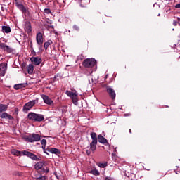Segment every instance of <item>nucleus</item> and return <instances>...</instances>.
I'll return each mask as SVG.
<instances>
[{
	"mask_svg": "<svg viewBox=\"0 0 180 180\" xmlns=\"http://www.w3.org/2000/svg\"><path fill=\"white\" fill-rule=\"evenodd\" d=\"M91 138L92 139V141L90 143L89 145V150H86V153L87 155H91V152L94 154L95 151H96V146H98V136L96 135V133L91 132L90 134Z\"/></svg>",
	"mask_w": 180,
	"mask_h": 180,
	"instance_id": "1",
	"label": "nucleus"
},
{
	"mask_svg": "<svg viewBox=\"0 0 180 180\" xmlns=\"http://www.w3.org/2000/svg\"><path fill=\"white\" fill-rule=\"evenodd\" d=\"M43 165H44V163L43 162H38L34 165V168L35 169H37V171L41 169V171L39 172V174L37 176V180H46V169H42Z\"/></svg>",
	"mask_w": 180,
	"mask_h": 180,
	"instance_id": "2",
	"label": "nucleus"
},
{
	"mask_svg": "<svg viewBox=\"0 0 180 180\" xmlns=\"http://www.w3.org/2000/svg\"><path fill=\"white\" fill-rule=\"evenodd\" d=\"M8 110V105L0 104V117L1 119H8V120H13V117L6 112Z\"/></svg>",
	"mask_w": 180,
	"mask_h": 180,
	"instance_id": "3",
	"label": "nucleus"
},
{
	"mask_svg": "<svg viewBox=\"0 0 180 180\" xmlns=\"http://www.w3.org/2000/svg\"><path fill=\"white\" fill-rule=\"evenodd\" d=\"M27 117L29 120H32V122H43L44 120V115L34 112H30Z\"/></svg>",
	"mask_w": 180,
	"mask_h": 180,
	"instance_id": "4",
	"label": "nucleus"
},
{
	"mask_svg": "<svg viewBox=\"0 0 180 180\" xmlns=\"http://www.w3.org/2000/svg\"><path fill=\"white\" fill-rule=\"evenodd\" d=\"M25 141H28L29 143H34V141H40V135L37 134H31L30 135H26L24 137Z\"/></svg>",
	"mask_w": 180,
	"mask_h": 180,
	"instance_id": "5",
	"label": "nucleus"
},
{
	"mask_svg": "<svg viewBox=\"0 0 180 180\" xmlns=\"http://www.w3.org/2000/svg\"><path fill=\"white\" fill-rule=\"evenodd\" d=\"M82 65L85 68H92L96 65V60L94 58H86L83 61Z\"/></svg>",
	"mask_w": 180,
	"mask_h": 180,
	"instance_id": "6",
	"label": "nucleus"
},
{
	"mask_svg": "<svg viewBox=\"0 0 180 180\" xmlns=\"http://www.w3.org/2000/svg\"><path fill=\"white\" fill-rule=\"evenodd\" d=\"M36 102H37V101L32 100L29 101L28 103H26L22 108L23 112L27 113V112H29V110H30V109H32V108H33V106L36 105Z\"/></svg>",
	"mask_w": 180,
	"mask_h": 180,
	"instance_id": "7",
	"label": "nucleus"
},
{
	"mask_svg": "<svg viewBox=\"0 0 180 180\" xmlns=\"http://www.w3.org/2000/svg\"><path fill=\"white\" fill-rule=\"evenodd\" d=\"M104 86H105L106 92L108 94L110 98H111L112 101H115V99H116V92L115 91V89L107 84H105Z\"/></svg>",
	"mask_w": 180,
	"mask_h": 180,
	"instance_id": "8",
	"label": "nucleus"
},
{
	"mask_svg": "<svg viewBox=\"0 0 180 180\" xmlns=\"http://www.w3.org/2000/svg\"><path fill=\"white\" fill-rule=\"evenodd\" d=\"M22 155H26L27 157L31 158V160H34V161H40V158H37V155L27 150L22 151Z\"/></svg>",
	"mask_w": 180,
	"mask_h": 180,
	"instance_id": "9",
	"label": "nucleus"
},
{
	"mask_svg": "<svg viewBox=\"0 0 180 180\" xmlns=\"http://www.w3.org/2000/svg\"><path fill=\"white\" fill-rule=\"evenodd\" d=\"M6 70H8V64L6 63H2L0 64V77H5L6 74Z\"/></svg>",
	"mask_w": 180,
	"mask_h": 180,
	"instance_id": "10",
	"label": "nucleus"
},
{
	"mask_svg": "<svg viewBox=\"0 0 180 180\" xmlns=\"http://www.w3.org/2000/svg\"><path fill=\"white\" fill-rule=\"evenodd\" d=\"M46 151L51 153V154H56V155H60V154H61V150L56 148H51L50 146L46 148Z\"/></svg>",
	"mask_w": 180,
	"mask_h": 180,
	"instance_id": "11",
	"label": "nucleus"
},
{
	"mask_svg": "<svg viewBox=\"0 0 180 180\" xmlns=\"http://www.w3.org/2000/svg\"><path fill=\"white\" fill-rule=\"evenodd\" d=\"M97 141H98V143H101V144H104L105 146H109V143H108V139H106L105 137H103V136L101 134L98 136Z\"/></svg>",
	"mask_w": 180,
	"mask_h": 180,
	"instance_id": "12",
	"label": "nucleus"
},
{
	"mask_svg": "<svg viewBox=\"0 0 180 180\" xmlns=\"http://www.w3.org/2000/svg\"><path fill=\"white\" fill-rule=\"evenodd\" d=\"M24 29L28 34L29 33H32V25L30 24V22L29 21L25 22Z\"/></svg>",
	"mask_w": 180,
	"mask_h": 180,
	"instance_id": "13",
	"label": "nucleus"
},
{
	"mask_svg": "<svg viewBox=\"0 0 180 180\" xmlns=\"http://www.w3.org/2000/svg\"><path fill=\"white\" fill-rule=\"evenodd\" d=\"M37 44H39V46H41V44H43V34H41V32H39L38 34H37Z\"/></svg>",
	"mask_w": 180,
	"mask_h": 180,
	"instance_id": "14",
	"label": "nucleus"
},
{
	"mask_svg": "<svg viewBox=\"0 0 180 180\" xmlns=\"http://www.w3.org/2000/svg\"><path fill=\"white\" fill-rule=\"evenodd\" d=\"M1 49H2V50H4V51H6L7 53H12L13 49L12 48H11L9 46L2 43L0 45Z\"/></svg>",
	"mask_w": 180,
	"mask_h": 180,
	"instance_id": "15",
	"label": "nucleus"
},
{
	"mask_svg": "<svg viewBox=\"0 0 180 180\" xmlns=\"http://www.w3.org/2000/svg\"><path fill=\"white\" fill-rule=\"evenodd\" d=\"M31 61L34 65H39L41 63V58L39 57H32L31 58Z\"/></svg>",
	"mask_w": 180,
	"mask_h": 180,
	"instance_id": "16",
	"label": "nucleus"
},
{
	"mask_svg": "<svg viewBox=\"0 0 180 180\" xmlns=\"http://www.w3.org/2000/svg\"><path fill=\"white\" fill-rule=\"evenodd\" d=\"M27 86V83H21L14 85V89L18 91V89H22V88H26Z\"/></svg>",
	"mask_w": 180,
	"mask_h": 180,
	"instance_id": "17",
	"label": "nucleus"
},
{
	"mask_svg": "<svg viewBox=\"0 0 180 180\" xmlns=\"http://www.w3.org/2000/svg\"><path fill=\"white\" fill-rule=\"evenodd\" d=\"M46 104L49 105L51 108H54V101L49 96H46Z\"/></svg>",
	"mask_w": 180,
	"mask_h": 180,
	"instance_id": "18",
	"label": "nucleus"
},
{
	"mask_svg": "<svg viewBox=\"0 0 180 180\" xmlns=\"http://www.w3.org/2000/svg\"><path fill=\"white\" fill-rule=\"evenodd\" d=\"M11 153L13 155H16L17 157H19V155H22V154H23V151H19L16 149H13Z\"/></svg>",
	"mask_w": 180,
	"mask_h": 180,
	"instance_id": "19",
	"label": "nucleus"
},
{
	"mask_svg": "<svg viewBox=\"0 0 180 180\" xmlns=\"http://www.w3.org/2000/svg\"><path fill=\"white\" fill-rule=\"evenodd\" d=\"M3 33H11V27L10 26H2Z\"/></svg>",
	"mask_w": 180,
	"mask_h": 180,
	"instance_id": "20",
	"label": "nucleus"
},
{
	"mask_svg": "<svg viewBox=\"0 0 180 180\" xmlns=\"http://www.w3.org/2000/svg\"><path fill=\"white\" fill-rule=\"evenodd\" d=\"M34 70V66L33 65V64H30L27 66V72H28V74H30V75L33 74Z\"/></svg>",
	"mask_w": 180,
	"mask_h": 180,
	"instance_id": "21",
	"label": "nucleus"
},
{
	"mask_svg": "<svg viewBox=\"0 0 180 180\" xmlns=\"http://www.w3.org/2000/svg\"><path fill=\"white\" fill-rule=\"evenodd\" d=\"M65 94H66V95H68V96H70V98H71V99H72V98H74V96L77 95V93H74V92H72V91H68V90H67L65 91Z\"/></svg>",
	"mask_w": 180,
	"mask_h": 180,
	"instance_id": "22",
	"label": "nucleus"
},
{
	"mask_svg": "<svg viewBox=\"0 0 180 180\" xmlns=\"http://www.w3.org/2000/svg\"><path fill=\"white\" fill-rule=\"evenodd\" d=\"M72 99L74 105H78V94H76Z\"/></svg>",
	"mask_w": 180,
	"mask_h": 180,
	"instance_id": "23",
	"label": "nucleus"
},
{
	"mask_svg": "<svg viewBox=\"0 0 180 180\" xmlns=\"http://www.w3.org/2000/svg\"><path fill=\"white\" fill-rule=\"evenodd\" d=\"M98 167H100V168H106V167H108V162H98Z\"/></svg>",
	"mask_w": 180,
	"mask_h": 180,
	"instance_id": "24",
	"label": "nucleus"
},
{
	"mask_svg": "<svg viewBox=\"0 0 180 180\" xmlns=\"http://www.w3.org/2000/svg\"><path fill=\"white\" fill-rule=\"evenodd\" d=\"M91 174H92V175H95L96 176H99V175H101V174L99 173V171L96 169L91 170Z\"/></svg>",
	"mask_w": 180,
	"mask_h": 180,
	"instance_id": "25",
	"label": "nucleus"
},
{
	"mask_svg": "<svg viewBox=\"0 0 180 180\" xmlns=\"http://www.w3.org/2000/svg\"><path fill=\"white\" fill-rule=\"evenodd\" d=\"M18 6L19 9L22 11V12H26V8H25V6H23V4H18Z\"/></svg>",
	"mask_w": 180,
	"mask_h": 180,
	"instance_id": "26",
	"label": "nucleus"
},
{
	"mask_svg": "<svg viewBox=\"0 0 180 180\" xmlns=\"http://www.w3.org/2000/svg\"><path fill=\"white\" fill-rule=\"evenodd\" d=\"M41 143L42 144V148L44 150V153H46V139H42Z\"/></svg>",
	"mask_w": 180,
	"mask_h": 180,
	"instance_id": "27",
	"label": "nucleus"
},
{
	"mask_svg": "<svg viewBox=\"0 0 180 180\" xmlns=\"http://www.w3.org/2000/svg\"><path fill=\"white\" fill-rule=\"evenodd\" d=\"M53 41L52 40H48L47 42H46V46L49 47V46H50V44H52Z\"/></svg>",
	"mask_w": 180,
	"mask_h": 180,
	"instance_id": "28",
	"label": "nucleus"
},
{
	"mask_svg": "<svg viewBox=\"0 0 180 180\" xmlns=\"http://www.w3.org/2000/svg\"><path fill=\"white\" fill-rule=\"evenodd\" d=\"M46 13H50L51 15V10H50V8H46Z\"/></svg>",
	"mask_w": 180,
	"mask_h": 180,
	"instance_id": "29",
	"label": "nucleus"
},
{
	"mask_svg": "<svg viewBox=\"0 0 180 180\" xmlns=\"http://www.w3.org/2000/svg\"><path fill=\"white\" fill-rule=\"evenodd\" d=\"M41 98H42V99H43L44 103H46V95L42 94V95H41Z\"/></svg>",
	"mask_w": 180,
	"mask_h": 180,
	"instance_id": "30",
	"label": "nucleus"
},
{
	"mask_svg": "<svg viewBox=\"0 0 180 180\" xmlns=\"http://www.w3.org/2000/svg\"><path fill=\"white\" fill-rule=\"evenodd\" d=\"M46 29H54V27L53 25H46Z\"/></svg>",
	"mask_w": 180,
	"mask_h": 180,
	"instance_id": "31",
	"label": "nucleus"
},
{
	"mask_svg": "<svg viewBox=\"0 0 180 180\" xmlns=\"http://www.w3.org/2000/svg\"><path fill=\"white\" fill-rule=\"evenodd\" d=\"M173 25H174V26H177L178 25H179V22H178L174 20V21H173Z\"/></svg>",
	"mask_w": 180,
	"mask_h": 180,
	"instance_id": "32",
	"label": "nucleus"
},
{
	"mask_svg": "<svg viewBox=\"0 0 180 180\" xmlns=\"http://www.w3.org/2000/svg\"><path fill=\"white\" fill-rule=\"evenodd\" d=\"M105 180H114L113 178L107 176L105 177Z\"/></svg>",
	"mask_w": 180,
	"mask_h": 180,
	"instance_id": "33",
	"label": "nucleus"
},
{
	"mask_svg": "<svg viewBox=\"0 0 180 180\" xmlns=\"http://www.w3.org/2000/svg\"><path fill=\"white\" fill-rule=\"evenodd\" d=\"M46 23H48L49 25H51V23H53V21H51V20H46Z\"/></svg>",
	"mask_w": 180,
	"mask_h": 180,
	"instance_id": "34",
	"label": "nucleus"
},
{
	"mask_svg": "<svg viewBox=\"0 0 180 180\" xmlns=\"http://www.w3.org/2000/svg\"><path fill=\"white\" fill-rule=\"evenodd\" d=\"M175 8H180V4H176V5L175 6Z\"/></svg>",
	"mask_w": 180,
	"mask_h": 180,
	"instance_id": "35",
	"label": "nucleus"
},
{
	"mask_svg": "<svg viewBox=\"0 0 180 180\" xmlns=\"http://www.w3.org/2000/svg\"><path fill=\"white\" fill-rule=\"evenodd\" d=\"M49 172H50V170L49 169V168L46 167V174H49Z\"/></svg>",
	"mask_w": 180,
	"mask_h": 180,
	"instance_id": "36",
	"label": "nucleus"
},
{
	"mask_svg": "<svg viewBox=\"0 0 180 180\" xmlns=\"http://www.w3.org/2000/svg\"><path fill=\"white\" fill-rule=\"evenodd\" d=\"M74 29H75V30H79V27L77 26H74Z\"/></svg>",
	"mask_w": 180,
	"mask_h": 180,
	"instance_id": "37",
	"label": "nucleus"
},
{
	"mask_svg": "<svg viewBox=\"0 0 180 180\" xmlns=\"http://www.w3.org/2000/svg\"><path fill=\"white\" fill-rule=\"evenodd\" d=\"M174 172H176V174H178V172H180V169L177 171L176 169H174Z\"/></svg>",
	"mask_w": 180,
	"mask_h": 180,
	"instance_id": "38",
	"label": "nucleus"
},
{
	"mask_svg": "<svg viewBox=\"0 0 180 180\" xmlns=\"http://www.w3.org/2000/svg\"><path fill=\"white\" fill-rule=\"evenodd\" d=\"M177 20H178L179 23H180V18L179 17L177 18Z\"/></svg>",
	"mask_w": 180,
	"mask_h": 180,
	"instance_id": "39",
	"label": "nucleus"
},
{
	"mask_svg": "<svg viewBox=\"0 0 180 180\" xmlns=\"http://www.w3.org/2000/svg\"><path fill=\"white\" fill-rule=\"evenodd\" d=\"M44 47L46 48V42L44 43Z\"/></svg>",
	"mask_w": 180,
	"mask_h": 180,
	"instance_id": "40",
	"label": "nucleus"
},
{
	"mask_svg": "<svg viewBox=\"0 0 180 180\" xmlns=\"http://www.w3.org/2000/svg\"><path fill=\"white\" fill-rule=\"evenodd\" d=\"M129 133L130 134H131V129H129Z\"/></svg>",
	"mask_w": 180,
	"mask_h": 180,
	"instance_id": "41",
	"label": "nucleus"
},
{
	"mask_svg": "<svg viewBox=\"0 0 180 180\" xmlns=\"http://www.w3.org/2000/svg\"><path fill=\"white\" fill-rule=\"evenodd\" d=\"M53 4V1H50V5H51Z\"/></svg>",
	"mask_w": 180,
	"mask_h": 180,
	"instance_id": "42",
	"label": "nucleus"
},
{
	"mask_svg": "<svg viewBox=\"0 0 180 180\" xmlns=\"http://www.w3.org/2000/svg\"><path fill=\"white\" fill-rule=\"evenodd\" d=\"M1 9H4V7L3 6H1Z\"/></svg>",
	"mask_w": 180,
	"mask_h": 180,
	"instance_id": "43",
	"label": "nucleus"
},
{
	"mask_svg": "<svg viewBox=\"0 0 180 180\" xmlns=\"http://www.w3.org/2000/svg\"><path fill=\"white\" fill-rule=\"evenodd\" d=\"M44 12H46V9H44Z\"/></svg>",
	"mask_w": 180,
	"mask_h": 180,
	"instance_id": "44",
	"label": "nucleus"
},
{
	"mask_svg": "<svg viewBox=\"0 0 180 180\" xmlns=\"http://www.w3.org/2000/svg\"><path fill=\"white\" fill-rule=\"evenodd\" d=\"M46 154H49L47 152H46Z\"/></svg>",
	"mask_w": 180,
	"mask_h": 180,
	"instance_id": "45",
	"label": "nucleus"
},
{
	"mask_svg": "<svg viewBox=\"0 0 180 180\" xmlns=\"http://www.w3.org/2000/svg\"><path fill=\"white\" fill-rule=\"evenodd\" d=\"M160 14H158V16H160Z\"/></svg>",
	"mask_w": 180,
	"mask_h": 180,
	"instance_id": "46",
	"label": "nucleus"
}]
</instances>
